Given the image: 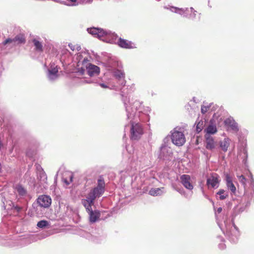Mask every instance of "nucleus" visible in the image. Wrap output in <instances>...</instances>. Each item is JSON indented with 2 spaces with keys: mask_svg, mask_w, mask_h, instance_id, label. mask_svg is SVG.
<instances>
[{
  "mask_svg": "<svg viewBox=\"0 0 254 254\" xmlns=\"http://www.w3.org/2000/svg\"><path fill=\"white\" fill-rule=\"evenodd\" d=\"M114 75L119 79H124L125 78V73L121 70L116 71Z\"/></svg>",
  "mask_w": 254,
  "mask_h": 254,
  "instance_id": "21",
  "label": "nucleus"
},
{
  "mask_svg": "<svg viewBox=\"0 0 254 254\" xmlns=\"http://www.w3.org/2000/svg\"><path fill=\"white\" fill-rule=\"evenodd\" d=\"M88 206H84L89 215V221L91 223H95L96 222L100 217V212L99 211L96 210L93 211L92 209V205L94 204L89 203Z\"/></svg>",
  "mask_w": 254,
  "mask_h": 254,
  "instance_id": "4",
  "label": "nucleus"
},
{
  "mask_svg": "<svg viewBox=\"0 0 254 254\" xmlns=\"http://www.w3.org/2000/svg\"><path fill=\"white\" fill-rule=\"evenodd\" d=\"M218 175L216 174H212L207 180V185L214 188L219 183Z\"/></svg>",
  "mask_w": 254,
  "mask_h": 254,
  "instance_id": "11",
  "label": "nucleus"
},
{
  "mask_svg": "<svg viewBox=\"0 0 254 254\" xmlns=\"http://www.w3.org/2000/svg\"><path fill=\"white\" fill-rule=\"evenodd\" d=\"M171 139L172 142L178 146H182L186 142V137L184 133L178 130L177 128L172 131Z\"/></svg>",
  "mask_w": 254,
  "mask_h": 254,
  "instance_id": "3",
  "label": "nucleus"
},
{
  "mask_svg": "<svg viewBox=\"0 0 254 254\" xmlns=\"http://www.w3.org/2000/svg\"><path fill=\"white\" fill-rule=\"evenodd\" d=\"M239 182L244 186H246V179L243 175L237 176Z\"/></svg>",
  "mask_w": 254,
  "mask_h": 254,
  "instance_id": "24",
  "label": "nucleus"
},
{
  "mask_svg": "<svg viewBox=\"0 0 254 254\" xmlns=\"http://www.w3.org/2000/svg\"><path fill=\"white\" fill-rule=\"evenodd\" d=\"M68 46L70 47V49L72 51H74L75 50V46L73 45L71 43L69 44H68Z\"/></svg>",
  "mask_w": 254,
  "mask_h": 254,
  "instance_id": "29",
  "label": "nucleus"
},
{
  "mask_svg": "<svg viewBox=\"0 0 254 254\" xmlns=\"http://www.w3.org/2000/svg\"><path fill=\"white\" fill-rule=\"evenodd\" d=\"M119 46L124 49H132L135 48L134 43L130 41L120 38L118 41Z\"/></svg>",
  "mask_w": 254,
  "mask_h": 254,
  "instance_id": "7",
  "label": "nucleus"
},
{
  "mask_svg": "<svg viewBox=\"0 0 254 254\" xmlns=\"http://www.w3.org/2000/svg\"><path fill=\"white\" fill-rule=\"evenodd\" d=\"M100 86L103 88H108L109 87L104 83H100Z\"/></svg>",
  "mask_w": 254,
  "mask_h": 254,
  "instance_id": "31",
  "label": "nucleus"
},
{
  "mask_svg": "<svg viewBox=\"0 0 254 254\" xmlns=\"http://www.w3.org/2000/svg\"><path fill=\"white\" fill-rule=\"evenodd\" d=\"M206 148L209 150H212L215 148L216 143L213 138L209 134L205 135Z\"/></svg>",
  "mask_w": 254,
  "mask_h": 254,
  "instance_id": "10",
  "label": "nucleus"
},
{
  "mask_svg": "<svg viewBox=\"0 0 254 254\" xmlns=\"http://www.w3.org/2000/svg\"><path fill=\"white\" fill-rule=\"evenodd\" d=\"M14 43L13 39L8 38V39H7L6 40H5L3 42V44L4 45H5L6 44H8V43Z\"/></svg>",
  "mask_w": 254,
  "mask_h": 254,
  "instance_id": "27",
  "label": "nucleus"
},
{
  "mask_svg": "<svg viewBox=\"0 0 254 254\" xmlns=\"http://www.w3.org/2000/svg\"><path fill=\"white\" fill-rule=\"evenodd\" d=\"M15 190L19 195L25 196L27 194L26 190L21 185H16L15 187Z\"/></svg>",
  "mask_w": 254,
  "mask_h": 254,
  "instance_id": "15",
  "label": "nucleus"
},
{
  "mask_svg": "<svg viewBox=\"0 0 254 254\" xmlns=\"http://www.w3.org/2000/svg\"><path fill=\"white\" fill-rule=\"evenodd\" d=\"M49 223L46 220H41L38 222L37 226L39 228H44L48 225Z\"/></svg>",
  "mask_w": 254,
  "mask_h": 254,
  "instance_id": "23",
  "label": "nucleus"
},
{
  "mask_svg": "<svg viewBox=\"0 0 254 254\" xmlns=\"http://www.w3.org/2000/svg\"><path fill=\"white\" fill-rule=\"evenodd\" d=\"M86 69L88 75L90 76L98 75L100 72L99 67L91 64H89L86 67Z\"/></svg>",
  "mask_w": 254,
  "mask_h": 254,
  "instance_id": "9",
  "label": "nucleus"
},
{
  "mask_svg": "<svg viewBox=\"0 0 254 254\" xmlns=\"http://www.w3.org/2000/svg\"><path fill=\"white\" fill-rule=\"evenodd\" d=\"M209 108V106H202L201 108V113L204 114L206 113Z\"/></svg>",
  "mask_w": 254,
  "mask_h": 254,
  "instance_id": "26",
  "label": "nucleus"
},
{
  "mask_svg": "<svg viewBox=\"0 0 254 254\" xmlns=\"http://www.w3.org/2000/svg\"><path fill=\"white\" fill-rule=\"evenodd\" d=\"M217 195H219V199L220 200H224L228 196V193L226 192L224 190H220L217 193Z\"/></svg>",
  "mask_w": 254,
  "mask_h": 254,
  "instance_id": "20",
  "label": "nucleus"
},
{
  "mask_svg": "<svg viewBox=\"0 0 254 254\" xmlns=\"http://www.w3.org/2000/svg\"><path fill=\"white\" fill-rule=\"evenodd\" d=\"M226 182L227 188L234 194L236 193V188L232 182V179L229 174L226 175Z\"/></svg>",
  "mask_w": 254,
  "mask_h": 254,
  "instance_id": "12",
  "label": "nucleus"
},
{
  "mask_svg": "<svg viewBox=\"0 0 254 254\" xmlns=\"http://www.w3.org/2000/svg\"><path fill=\"white\" fill-rule=\"evenodd\" d=\"M206 131V134H214L217 132V128L215 126L209 125L204 130Z\"/></svg>",
  "mask_w": 254,
  "mask_h": 254,
  "instance_id": "17",
  "label": "nucleus"
},
{
  "mask_svg": "<svg viewBox=\"0 0 254 254\" xmlns=\"http://www.w3.org/2000/svg\"><path fill=\"white\" fill-rule=\"evenodd\" d=\"M40 176L41 178H44V179L47 178L46 174H45V172H42L41 173H40Z\"/></svg>",
  "mask_w": 254,
  "mask_h": 254,
  "instance_id": "30",
  "label": "nucleus"
},
{
  "mask_svg": "<svg viewBox=\"0 0 254 254\" xmlns=\"http://www.w3.org/2000/svg\"><path fill=\"white\" fill-rule=\"evenodd\" d=\"M204 127L203 122L202 121H199L196 127V130L197 133L200 132L203 129Z\"/></svg>",
  "mask_w": 254,
  "mask_h": 254,
  "instance_id": "22",
  "label": "nucleus"
},
{
  "mask_svg": "<svg viewBox=\"0 0 254 254\" xmlns=\"http://www.w3.org/2000/svg\"><path fill=\"white\" fill-rule=\"evenodd\" d=\"M222 208L221 207H219V208H218L217 211H218V213H220L222 211Z\"/></svg>",
  "mask_w": 254,
  "mask_h": 254,
  "instance_id": "32",
  "label": "nucleus"
},
{
  "mask_svg": "<svg viewBox=\"0 0 254 254\" xmlns=\"http://www.w3.org/2000/svg\"><path fill=\"white\" fill-rule=\"evenodd\" d=\"M219 144L221 149L223 151L226 152L230 145V140L228 138H225L223 140L220 141Z\"/></svg>",
  "mask_w": 254,
  "mask_h": 254,
  "instance_id": "13",
  "label": "nucleus"
},
{
  "mask_svg": "<svg viewBox=\"0 0 254 254\" xmlns=\"http://www.w3.org/2000/svg\"><path fill=\"white\" fill-rule=\"evenodd\" d=\"M32 42L35 47V50L36 51L40 52L43 51V46L41 42L36 39H33Z\"/></svg>",
  "mask_w": 254,
  "mask_h": 254,
  "instance_id": "19",
  "label": "nucleus"
},
{
  "mask_svg": "<svg viewBox=\"0 0 254 254\" xmlns=\"http://www.w3.org/2000/svg\"><path fill=\"white\" fill-rule=\"evenodd\" d=\"M13 40L15 44H22L25 42V38L24 35L21 34L16 35L13 38Z\"/></svg>",
  "mask_w": 254,
  "mask_h": 254,
  "instance_id": "14",
  "label": "nucleus"
},
{
  "mask_svg": "<svg viewBox=\"0 0 254 254\" xmlns=\"http://www.w3.org/2000/svg\"><path fill=\"white\" fill-rule=\"evenodd\" d=\"M51 198L48 195H42L37 199V202L41 207H49L51 204Z\"/></svg>",
  "mask_w": 254,
  "mask_h": 254,
  "instance_id": "5",
  "label": "nucleus"
},
{
  "mask_svg": "<svg viewBox=\"0 0 254 254\" xmlns=\"http://www.w3.org/2000/svg\"><path fill=\"white\" fill-rule=\"evenodd\" d=\"M68 178H69V180H68L66 178L63 179L64 183L67 185H69L71 182H72V179H73L72 174L69 173V175H68Z\"/></svg>",
  "mask_w": 254,
  "mask_h": 254,
  "instance_id": "25",
  "label": "nucleus"
},
{
  "mask_svg": "<svg viewBox=\"0 0 254 254\" xmlns=\"http://www.w3.org/2000/svg\"><path fill=\"white\" fill-rule=\"evenodd\" d=\"M105 183L102 176H100L97 180V186L92 189L88 193L86 198L82 200L84 206H88L89 203L94 204V201L97 197L101 196L105 192Z\"/></svg>",
  "mask_w": 254,
  "mask_h": 254,
  "instance_id": "1",
  "label": "nucleus"
},
{
  "mask_svg": "<svg viewBox=\"0 0 254 254\" xmlns=\"http://www.w3.org/2000/svg\"><path fill=\"white\" fill-rule=\"evenodd\" d=\"M88 31L90 34L99 38L103 37L107 34V32L103 29L96 28H89Z\"/></svg>",
  "mask_w": 254,
  "mask_h": 254,
  "instance_id": "8",
  "label": "nucleus"
},
{
  "mask_svg": "<svg viewBox=\"0 0 254 254\" xmlns=\"http://www.w3.org/2000/svg\"><path fill=\"white\" fill-rule=\"evenodd\" d=\"M131 128L130 130V138L131 140H139L144 133L143 127L139 123L130 122Z\"/></svg>",
  "mask_w": 254,
  "mask_h": 254,
  "instance_id": "2",
  "label": "nucleus"
},
{
  "mask_svg": "<svg viewBox=\"0 0 254 254\" xmlns=\"http://www.w3.org/2000/svg\"><path fill=\"white\" fill-rule=\"evenodd\" d=\"M224 123L226 125H228L229 126H233V122L230 119H227L225 121Z\"/></svg>",
  "mask_w": 254,
  "mask_h": 254,
  "instance_id": "28",
  "label": "nucleus"
},
{
  "mask_svg": "<svg viewBox=\"0 0 254 254\" xmlns=\"http://www.w3.org/2000/svg\"><path fill=\"white\" fill-rule=\"evenodd\" d=\"M181 182L183 185L187 189L192 190L193 188L191 183L190 177L188 175H183L180 178Z\"/></svg>",
  "mask_w": 254,
  "mask_h": 254,
  "instance_id": "6",
  "label": "nucleus"
},
{
  "mask_svg": "<svg viewBox=\"0 0 254 254\" xmlns=\"http://www.w3.org/2000/svg\"><path fill=\"white\" fill-rule=\"evenodd\" d=\"M162 189H164L163 187L161 188H152L149 190V194L152 196L161 195L162 193Z\"/></svg>",
  "mask_w": 254,
  "mask_h": 254,
  "instance_id": "16",
  "label": "nucleus"
},
{
  "mask_svg": "<svg viewBox=\"0 0 254 254\" xmlns=\"http://www.w3.org/2000/svg\"><path fill=\"white\" fill-rule=\"evenodd\" d=\"M49 78L51 79H54L58 77L57 73L58 72V68L55 67L51 68L49 70Z\"/></svg>",
  "mask_w": 254,
  "mask_h": 254,
  "instance_id": "18",
  "label": "nucleus"
}]
</instances>
